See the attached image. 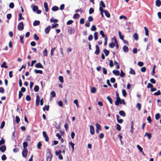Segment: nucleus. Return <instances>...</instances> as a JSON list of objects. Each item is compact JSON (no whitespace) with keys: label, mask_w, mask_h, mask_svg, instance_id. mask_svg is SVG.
<instances>
[{"label":"nucleus","mask_w":161,"mask_h":161,"mask_svg":"<svg viewBox=\"0 0 161 161\" xmlns=\"http://www.w3.org/2000/svg\"><path fill=\"white\" fill-rule=\"evenodd\" d=\"M5 124V122L4 121H3L1 124V125L0 126V128L2 129L4 127Z\"/></svg>","instance_id":"53"},{"label":"nucleus","mask_w":161,"mask_h":161,"mask_svg":"<svg viewBox=\"0 0 161 161\" xmlns=\"http://www.w3.org/2000/svg\"><path fill=\"white\" fill-rule=\"evenodd\" d=\"M96 92V89L95 87H92L91 89V92L92 93H94Z\"/></svg>","instance_id":"55"},{"label":"nucleus","mask_w":161,"mask_h":161,"mask_svg":"<svg viewBox=\"0 0 161 161\" xmlns=\"http://www.w3.org/2000/svg\"><path fill=\"white\" fill-rule=\"evenodd\" d=\"M43 54L44 56H47V50L46 49H45L43 52Z\"/></svg>","instance_id":"46"},{"label":"nucleus","mask_w":161,"mask_h":161,"mask_svg":"<svg viewBox=\"0 0 161 161\" xmlns=\"http://www.w3.org/2000/svg\"><path fill=\"white\" fill-rule=\"evenodd\" d=\"M5 141L4 139L2 138V139L0 140V146H1L2 144H3L5 143Z\"/></svg>","instance_id":"61"},{"label":"nucleus","mask_w":161,"mask_h":161,"mask_svg":"<svg viewBox=\"0 0 161 161\" xmlns=\"http://www.w3.org/2000/svg\"><path fill=\"white\" fill-rule=\"evenodd\" d=\"M161 92L160 90H158L157 92L154 93L153 95L155 96H158L161 94Z\"/></svg>","instance_id":"42"},{"label":"nucleus","mask_w":161,"mask_h":161,"mask_svg":"<svg viewBox=\"0 0 161 161\" xmlns=\"http://www.w3.org/2000/svg\"><path fill=\"white\" fill-rule=\"evenodd\" d=\"M58 80L60 82L62 83L64 82V78L62 76H60L58 77Z\"/></svg>","instance_id":"34"},{"label":"nucleus","mask_w":161,"mask_h":161,"mask_svg":"<svg viewBox=\"0 0 161 161\" xmlns=\"http://www.w3.org/2000/svg\"><path fill=\"white\" fill-rule=\"evenodd\" d=\"M6 159L7 158L6 155L4 154H3L2 157V160L3 161H4L6 160Z\"/></svg>","instance_id":"64"},{"label":"nucleus","mask_w":161,"mask_h":161,"mask_svg":"<svg viewBox=\"0 0 161 161\" xmlns=\"http://www.w3.org/2000/svg\"><path fill=\"white\" fill-rule=\"evenodd\" d=\"M122 95L124 97H126L127 95V93L125 90L124 89H123L122 90Z\"/></svg>","instance_id":"47"},{"label":"nucleus","mask_w":161,"mask_h":161,"mask_svg":"<svg viewBox=\"0 0 161 161\" xmlns=\"http://www.w3.org/2000/svg\"><path fill=\"white\" fill-rule=\"evenodd\" d=\"M100 34L101 35L102 37H104L105 36L104 34V32L103 31H100Z\"/></svg>","instance_id":"59"},{"label":"nucleus","mask_w":161,"mask_h":161,"mask_svg":"<svg viewBox=\"0 0 161 161\" xmlns=\"http://www.w3.org/2000/svg\"><path fill=\"white\" fill-rule=\"evenodd\" d=\"M16 121L17 123H18L20 121V119L18 116H17L15 117Z\"/></svg>","instance_id":"56"},{"label":"nucleus","mask_w":161,"mask_h":161,"mask_svg":"<svg viewBox=\"0 0 161 161\" xmlns=\"http://www.w3.org/2000/svg\"><path fill=\"white\" fill-rule=\"evenodd\" d=\"M35 67L36 68H43V66L40 63H38L35 65Z\"/></svg>","instance_id":"16"},{"label":"nucleus","mask_w":161,"mask_h":161,"mask_svg":"<svg viewBox=\"0 0 161 161\" xmlns=\"http://www.w3.org/2000/svg\"><path fill=\"white\" fill-rule=\"evenodd\" d=\"M123 49L125 53H127L129 52L128 47L126 46H123Z\"/></svg>","instance_id":"12"},{"label":"nucleus","mask_w":161,"mask_h":161,"mask_svg":"<svg viewBox=\"0 0 161 161\" xmlns=\"http://www.w3.org/2000/svg\"><path fill=\"white\" fill-rule=\"evenodd\" d=\"M100 6H101V7H103V8L105 7V4H104L102 0H101L100 1Z\"/></svg>","instance_id":"35"},{"label":"nucleus","mask_w":161,"mask_h":161,"mask_svg":"<svg viewBox=\"0 0 161 161\" xmlns=\"http://www.w3.org/2000/svg\"><path fill=\"white\" fill-rule=\"evenodd\" d=\"M51 27L49 25L45 29V32L46 34H48L49 33V31L50 30Z\"/></svg>","instance_id":"8"},{"label":"nucleus","mask_w":161,"mask_h":161,"mask_svg":"<svg viewBox=\"0 0 161 161\" xmlns=\"http://www.w3.org/2000/svg\"><path fill=\"white\" fill-rule=\"evenodd\" d=\"M5 92L4 88L2 87H0V93H3Z\"/></svg>","instance_id":"52"},{"label":"nucleus","mask_w":161,"mask_h":161,"mask_svg":"<svg viewBox=\"0 0 161 161\" xmlns=\"http://www.w3.org/2000/svg\"><path fill=\"white\" fill-rule=\"evenodd\" d=\"M113 73L116 75H120L119 72L117 70H114L113 71Z\"/></svg>","instance_id":"15"},{"label":"nucleus","mask_w":161,"mask_h":161,"mask_svg":"<svg viewBox=\"0 0 161 161\" xmlns=\"http://www.w3.org/2000/svg\"><path fill=\"white\" fill-rule=\"evenodd\" d=\"M80 17V15L79 14L76 13L75 14L73 17V18L74 19H78Z\"/></svg>","instance_id":"37"},{"label":"nucleus","mask_w":161,"mask_h":161,"mask_svg":"<svg viewBox=\"0 0 161 161\" xmlns=\"http://www.w3.org/2000/svg\"><path fill=\"white\" fill-rule=\"evenodd\" d=\"M50 21L51 22H54V23H57L58 22V19H54L53 18H52L50 20Z\"/></svg>","instance_id":"26"},{"label":"nucleus","mask_w":161,"mask_h":161,"mask_svg":"<svg viewBox=\"0 0 161 161\" xmlns=\"http://www.w3.org/2000/svg\"><path fill=\"white\" fill-rule=\"evenodd\" d=\"M23 147L24 149H26V147L28 146V144L26 142H24L23 143Z\"/></svg>","instance_id":"39"},{"label":"nucleus","mask_w":161,"mask_h":161,"mask_svg":"<svg viewBox=\"0 0 161 161\" xmlns=\"http://www.w3.org/2000/svg\"><path fill=\"white\" fill-rule=\"evenodd\" d=\"M94 38L95 40H97L98 39V33L97 32H95L94 34Z\"/></svg>","instance_id":"31"},{"label":"nucleus","mask_w":161,"mask_h":161,"mask_svg":"<svg viewBox=\"0 0 161 161\" xmlns=\"http://www.w3.org/2000/svg\"><path fill=\"white\" fill-rule=\"evenodd\" d=\"M34 72L36 73V74H42V71L41 70H38L36 69H35L34 70Z\"/></svg>","instance_id":"27"},{"label":"nucleus","mask_w":161,"mask_h":161,"mask_svg":"<svg viewBox=\"0 0 161 161\" xmlns=\"http://www.w3.org/2000/svg\"><path fill=\"white\" fill-rule=\"evenodd\" d=\"M107 99L108 100L109 102L111 104L113 103V101L112 99L111 98L110 96H108L107 97Z\"/></svg>","instance_id":"36"},{"label":"nucleus","mask_w":161,"mask_h":161,"mask_svg":"<svg viewBox=\"0 0 161 161\" xmlns=\"http://www.w3.org/2000/svg\"><path fill=\"white\" fill-rule=\"evenodd\" d=\"M119 36L120 38L122 40H124V36L123 35H121V33L119 31Z\"/></svg>","instance_id":"33"},{"label":"nucleus","mask_w":161,"mask_h":161,"mask_svg":"<svg viewBox=\"0 0 161 161\" xmlns=\"http://www.w3.org/2000/svg\"><path fill=\"white\" fill-rule=\"evenodd\" d=\"M58 9V7L57 6H54L52 8V10L53 11H56Z\"/></svg>","instance_id":"32"},{"label":"nucleus","mask_w":161,"mask_h":161,"mask_svg":"<svg viewBox=\"0 0 161 161\" xmlns=\"http://www.w3.org/2000/svg\"><path fill=\"white\" fill-rule=\"evenodd\" d=\"M2 68H7L8 67L6 65V63L5 62H3L2 64L1 65Z\"/></svg>","instance_id":"24"},{"label":"nucleus","mask_w":161,"mask_h":161,"mask_svg":"<svg viewBox=\"0 0 161 161\" xmlns=\"http://www.w3.org/2000/svg\"><path fill=\"white\" fill-rule=\"evenodd\" d=\"M51 94L53 97H54L56 96V93L54 91H52L51 92Z\"/></svg>","instance_id":"63"},{"label":"nucleus","mask_w":161,"mask_h":161,"mask_svg":"<svg viewBox=\"0 0 161 161\" xmlns=\"http://www.w3.org/2000/svg\"><path fill=\"white\" fill-rule=\"evenodd\" d=\"M119 114L121 116L125 117L126 116V114L125 112L123 110L120 111L119 112Z\"/></svg>","instance_id":"11"},{"label":"nucleus","mask_w":161,"mask_h":161,"mask_svg":"<svg viewBox=\"0 0 161 161\" xmlns=\"http://www.w3.org/2000/svg\"><path fill=\"white\" fill-rule=\"evenodd\" d=\"M95 47L96 49L94 53L96 55H98L99 54L100 52L99 47L97 45H96Z\"/></svg>","instance_id":"4"},{"label":"nucleus","mask_w":161,"mask_h":161,"mask_svg":"<svg viewBox=\"0 0 161 161\" xmlns=\"http://www.w3.org/2000/svg\"><path fill=\"white\" fill-rule=\"evenodd\" d=\"M144 28L145 31V34L146 36H148L149 35L148 30L146 27H144Z\"/></svg>","instance_id":"41"},{"label":"nucleus","mask_w":161,"mask_h":161,"mask_svg":"<svg viewBox=\"0 0 161 161\" xmlns=\"http://www.w3.org/2000/svg\"><path fill=\"white\" fill-rule=\"evenodd\" d=\"M116 129L118 131H120L121 130V127L118 124H117L116 125Z\"/></svg>","instance_id":"29"},{"label":"nucleus","mask_w":161,"mask_h":161,"mask_svg":"<svg viewBox=\"0 0 161 161\" xmlns=\"http://www.w3.org/2000/svg\"><path fill=\"white\" fill-rule=\"evenodd\" d=\"M39 87L38 86L36 85L35 86L34 90L35 92H37L39 91Z\"/></svg>","instance_id":"30"},{"label":"nucleus","mask_w":161,"mask_h":161,"mask_svg":"<svg viewBox=\"0 0 161 161\" xmlns=\"http://www.w3.org/2000/svg\"><path fill=\"white\" fill-rule=\"evenodd\" d=\"M44 8H45V11L46 12H47L48 11V8L47 5V2H45L44 3Z\"/></svg>","instance_id":"14"},{"label":"nucleus","mask_w":161,"mask_h":161,"mask_svg":"<svg viewBox=\"0 0 161 161\" xmlns=\"http://www.w3.org/2000/svg\"><path fill=\"white\" fill-rule=\"evenodd\" d=\"M129 73L130 74L134 75L136 73L134 70L133 69L131 68H130V71L129 72Z\"/></svg>","instance_id":"23"},{"label":"nucleus","mask_w":161,"mask_h":161,"mask_svg":"<svg viewBox=\"0 0 161 161\" xmlns=\"http://www.w3.org/2000/svg\"><path fill=\"white\" fill-rule=\"evenodd\" d=\"M43 135L44 137L45 138V141L47 142L49 141V138L46 132L45 131H43L42 132Z\"/></svg>","instance_id":"3"},{"label":"nucleus","mask_w":161,"mask_h":161,"mask_svg":"<svg viewBox=\"0 0 161 161\" xmlns=\"http://www.w3.org/2000/svg\"><path fill=\"white\" fill-rule=\"evenodd\" d=\"M85 25L86 27H89L90 26V23L89 21H87L86 22Z\"/></svg>","instance_id":"62"},{"label":"nucleus","mask_w":161,"mask_h":161,"mask_svg":"<svg viewBox=\"0 0 161 161\" xmlns=\"http://www.w3.org/2000/svg\"><path fill=\"white\" fill-rule=\"evenodd\" d=\"M125 73H124L122 70H120V76L121 77H125Z\"/></svg>","instance_id":"49"},{"label":"nucleus","mask_w":161,"mask_h":161,"mask_svg":"<svg viewBox=\"0 0 161 161\" xmlns=\"http://www.w3.org/2000/svg\"><path fill=\"white\" fill-rule=\"evenodd\" d=\"M58 26V24L57 23H54L52 24L51 27L52 28H53L55 27H57Z\"/></svg>","instance_id":"50"},{"label":"nucleus","mask_w":161,"mask_h":161,"mask_svg":"<svg viewBox=\"0 0 161 161\" xmlns=\"http://www.w3.org/2000/svg\"><path fill=\"white\" fill-rule=\"evenodd\" d=\"M40 23V22L39 21L36 20L33 23V25L34 26H36L37 25H39Z\"/></svg>","instance_id":"17"},{"label":"nucleus","mask_w":161,"mask_h":161,"mask_svg":"<svg viewBox=\"0 0 161 161\" xmlns=\"http://www.w3.org/2000/svg\"><path fill=\"white\" fill-rule=\"evenodd\" d=\"M160 117V114L159 113H157L155 114V118L156 120H158Z\"/></svg>","instance_id":"43"},{"label":"nucleus","mask_w":161,"mask_h":161,"mask_svg":"<svg viewBox=\"0 0 161 161\" xmlns=\"http://www.w3.org/2000/svg\"><path fill=\"white\" fill-rule=\"evenodd\" d=\"M24 28V24L23 22H21L18 25V29L19 31H22Z\"/></svg>","instance_id":"1"},{"label":"nucleus","mask_w":161,"mask_h":161,"mask_svg":"<svg viewBox=\"0 0 161 161\" xmlns=\"http://www.w3.org/2000/svg\"><path fill=\"white\" fill-rule=\"evenodd\" d=\"M28 153V150L27 149H24L22 152V155L23 156L26 158V157L27 154Z\"/></svg>","instance_id":"2"},{"label":"nucleus","mask_w":161,"mask_h":161,"mask_svg":"<svg viewBox=\"0 0 161 161\" xmlns=\"http://www.w3.org/2000/svg\"><path fill=\"white\" fill-rule=\"evenodd\" d=\"M24 36H20V42L22 44H23L24 42L23 41V39L24 38Z\"/></svg>","instance_id":"40"},{"label":"nucleus","mask_w":161,"mask_h":161,"mask_svg":"<svg viewBox=\"0 0 161 161\" xmlns=\"http://www.w3.org/2000/svg\"><path fill=\"white\" fill-rule=\"evenodd\" d=\"M97 29L95 25H93L91 28V30L92 31H96Z\"/></svg>","instance_id":"48"},{"label":"nucleus","mask_w":161,"mask_h":161,"mask_svg":"<svg viewBox=\"0 0 161 161\" xmlns=\"http://www.w3.org/2000/svg\"><path fill=\"white\" fill-rule=\"evenodd\" d=\"M31 7H32V10L33 12H35L38 9V6L36 5H32Z\"/></svg>","instance_id":"10"},{"label":"nucleus","mask_w":161,"mask_h":161,"mask_svg":"<svg viewBox=\"0 0 161 161\" xmlns=\"http://www.w3.org/2000/svg\"><path fill=\"white\" fill-rule=\"evenodd\" d=\"M104 12L105 15L107 18H109L110 17V14L107 10H104Z\"/></svg>","instance_id":"21"},{"label":"nucleus","mask_w":161,"mask_h":161,"mask_svg":"<svg viewBox=\"0 0 161 161\" xmlns=\"http://www.w3.org/2000/svg\"><path fill=\"white\" fill-rule=\"evenodd\" d=\"M52 157V155L51 154L50 152H49V155L47 157V161H51Z\"/></svg>","instance_id":"18"},{"label":"nucleus","mask_w":161,"mask_h":161,"mask_svg":"<svg viewBox=\"0 0 161 161\" xmlns=\"http://www.w3.org/2000/svg\"><path fill=\"white\" fill-rule=\"evenodd\" d=\"M40 97L38 95L36 96V106H38L39 105Z\"/></svg>","instance_id":"7"},{"label":"nucleus","mask_w":161,"mask_h":161,"mask_svg":"<svg viewBox=\"0 0 161 161\" xmlns=\"http://www.w3.org/2000/svg\"><path fill=\"white\" fill-rule=\"evenodd\" d=\"M6 147L5 146H2L0 147V150L3 153H4L6 150Z\"/></svg>","instance_id":"9"},{"label":"nucleus","mask_w":161,"mask_h":161,"mask_svg":"<svg viewBox=\"0 0 161 161\" xmlns=\"http://www.w3.org/2000/svg\"><path fill=\"white\" fill-rule=\"evenodd\" d=\"M90 132L91 135H93L94 133V127L92 125H91L90 126Z\"/></svg>","instance_id":"5"},{"label":"nucleus","mask_w":161,"mask_h":161,"mask_svg":"<svg viewBox=\"0 0 161 161\" xmlns=\"http://www.w3.org/2000/svg\"><path fill=\"white\" fill-rule=\"evenodd\" d=\"M137 148L139 150L140 152H142V148L139 145H137L136 146Z\"/></svg>","instance_id":"44"},{"label":"nucleus","mask_w":161,"mask_h":161,"mask_svg":"<svg viewBox=\"0 0 161 161\" xmlns=\"http://www.w3.org/2000/svg\"><path fill=\"white\" fill-rule=\"evenodd\" d=\"M9 6L10 8H13L14 7V3H11L9 4Z\"/></svg>","instance_id":"57"},{"label":"nucleus","mask_w":161,"mask_h":161,"mask_svg":"<svg viewBox=\"0 0 161 161\" xmlns=\"http://www.w3.org/2000/svg\"><path fill=\"white\" fill-rule=\"evenodd\" d=\"M75 32V29L73 28H71L70 29H68V32L71 34L74 33Z\"/></svg>","instance_id":"6"},{"label":"nucleus","mask_w":161,"mask_h":161,"mask_svg":"<svg viewBox=\"0 0 161 161\" xmlns=\"http://www.w3.org/2000/svg\"><path fill=\"white\" fill-rule=\"evenodd\" d=\"M156 6L158 7H159L161 5V2L160 0H157L155 3Z\"/></svg>","instance_id":"13"},{"label":"nucleus","mask_w":161,"mask_h":161,"mask_svg":"<svg viewBox=\"0 0 161 161\" xmlns=\"http://www.w3.org/2000/svg\"><path fill=\"white\" fill-rule=\"evenodd\" d=\"M34 38L36 41H38L39 39V37L36 34H35L34 35Z\"/></svg>","instance_id":"38"},{"label":"nucleus","mask_w":161,"mask_h":161,"mask_svg":"<svg viewBox=\"0 0 161 161\" xmlns=\"http://www.w3.org/2000/svg\"><path fill=\"white\" fill-rule=\"evenodd\" d=\"M94 11V10L93 8H90L89 10V14H91L93 13Z\"/></svg>","instance_id":"58"},{"label":"nucleus","mask_w":161,"mask_h":161,"mask_svg":"<svg viewBox=\"0 0 161 161\" xmlns=\"http://www.w3.org/2000/svg\"><path fill=\"white\" fill-rule=\"evenodd\" d=\"M133 38L135 40L137 41L138 39V34L136 33H135L133 36Z\"/></svg>","instance_id":"19"},{"label":"nucleus","mask_w":161,"mask_h":161,"mask_svg":"<svg viewBox=\"0 0 161 161\" xmlns=\"http://www.w3.org/2000/svg\"><path fill=\"white\" fill-rule=\"evenodd\" d=\"M22 14L21 13H19V14L18 21H19L22 19H24V18L22 17Z\"/></svg>","instance_id":"45"},{"label":"nucleus","mask_w":161,"mask_h":161,"mask_svg":"<svg viewBox=\"0 0 161 161\" xmlns=\"http://www.w3.org/2000/svg\"><path fill=\"white\" fill-rule=\"evenodd\" d=\"M147 136L148 137V138L149 139H150L152 137L151 134L150 133H148L147 132H146L145 133L144 136Z\"/></svg>","instance_id":"25"},{"label":"nucleus","mask_w":161,"mask_h":161,"mask_svg":"<svg viewBox=\"0 0 161 161\" xmlns=\"http://www.w3.org/2000/svg\"><path fill=\"white\" fill-rule=\"evenodd\" d=\"M104 53L105 54L106 56H107L108 55L109 53V51L107 50L106 49H104L103 50Z\"/></svg>","instance_id":"22"},{"label":"nucleus","mask_w":161,"mask_h":161,"mask_svg":"<svg viewBox=\"0 0 161 161\" xmlns=\"http://www.w3.org/2000/svg\"><path fill=\"white\" fill-rule=\"evenodd\" d=\"M69 144L72 147V151L73 152L74 148V146L75 145V144L72 143V142H69Z\"/></svg>","instance_id":"28"},{"label":"nucleus","mask_w":161,"mask_h":161,"mask_svg":"<svg viewBox=\"0 0 161 161\" xmlns=\"http://www.w3.org/2000/svg\"><path fill=\"white\" fill-rule=\"evenodd\" d=\"M26 100L27 101H30L31 100V97L30 96L27 95L25 98Z\"/></svg>","instance_id":"54"},{"label":"nucleus","mask_w":161,"mask_h":161,"mask_svg":"<svg viewBox=\"0 0 161 161\" xmlns=\"http://www.w3.org/2000/svg\"><path fill=\"white\" fill-rule=\"evenodd\" d=\"M119 104H121L122 103L121 102V100H116L115 102V104L116 106H118Z\"/></svg>","instance_id":"20"},{"label":"nucleus","mask_w":161,"mask_h":161,"mask_svg":"<svg viewBox=\"0 0 161 161\" xmlns=\"http://www.w3.org/2000/svg\"><path fill=\"white\" fill-rule=\"evenodd\" d=\"M96 126L97 129H99V130L101 129V127L99 124L98 123H96Z\"/></svg>","instance_id":"60"},{"label":"nucleus","mask_w":161,"mask_h":161,"mask_svg":"<svg viewBox=\"0 0 161 161\" xmlns=\"http://www.w3.org/2000/svg\"><path fill=\"white\" fill-rule=\"evenodd\" d=\"M116 100H121L119 96L118 93L116 92Z\"/></svg>","instance_id":"51"}]
</instances>
